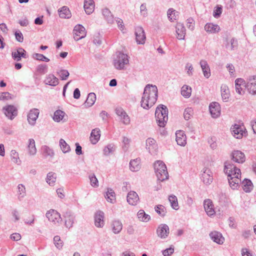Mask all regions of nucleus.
<instances>
[{"label":"nucleus","instance_id":"obj_11","mask_svg":"<svg viewBox=\"0 0 256 256\" xmlns=\"http://www.w3.org/2000/svg\"><path fill=\"white\" fill-rule=\"evenodd\" d=\"M135 35L138 44H144L146 37L144 30L142 26H138L135 28Z\"/></svg>","mask_w":256,"mask_h":256},{"label":"nucleus","instance_id":"obj_44","mask_svg":"<svg viewBox=\"0 0 256 256\" xmlns=\"http://www.w3.org/2000/svg\"><path fill=\"white\" fill-rule=\"evenodd\" d=\"M242 185L244 190L246 192H249L252 190V183L250 180L245 178L242 182Z\"/></svg>","mask_w":256,"mask_h":256},{"label":"nucleus","instance_id":"obj_29","mask_svg":"<svg viewBox=\"0 0 256 256\" xmlns=\"http://www.w3.org/2000/svg\"><path fill=\"white\" fill-rule=\"evenodd\" d=\"M202 179L206 184H210L213 180L212 172L209 170H206L202 174Z\"/></svg>","mask_w":256,"mask_h":256},{"label":"nucleus","instance_id":"obj_59","mask_svg":"<svg viewBox=\"0 0 256 256\" xmlns=\"http://www.w3.org/2000/svg\"><path fill=\"white\" fill-rule=\"evenodd\" d=\"M193 114V110L190 108H188L185 109L184 112V116L186 120H188L190 118Z\"/></svg>","mask_w":256,"mask_h":256},{"label":"nucleus","instance_id":"obj_19","mask_svg":"<svg viewBox=\"0 0 256 256\" xmlns=\"http://www.w3.org/2000/svg\"><path fill=\"white\" fill-rule=\"evenodd\" d=\"M127 202L132 206H136L139 202L140 198L137 193L134 191H130L127 194Z\"/></svg>","mask_w":256,"mask_h":256},{"label":"nucleus","instance_id":"obj_21","mask_svg":"<svg viewBox=\"0 0 256 256\" xmlns=\"http://www.w3.org/2000/svg\"><path fill=\"white\" fill-rule=\"evenodd\" d=\"M104 212L102 211H98L94 215V224L98 228H102L104 226Z\"/></svg>","mask_w":256,"mask_h":256},{"label":"nucleus","instance_id":"obj_35","mask_svg":"<svg viewBox=\"0 0 256 256\" xmlns=\"http://www.w3.org/2000/svg\"><path fill=\"white\" fill-rule=\"evenodd\" d=\"M204 30L208 32L215 34L220 30V28L218 24L208 23L204 26Z\"/></svg>","mask_w":256,"mask_h":256},{"label":"nucleus","instance_id":"obj_10","mask_svg":"<svg viewBox=\"0 0 256 256\" xmlns=\"http://www.w3.org/2000/svg\"><path fill=\"white\" fill-rule=\"evenodd\" d=\"M252 94H256V76H250L244 86Z\"/></svg>","mask_w":256,"mask_h":256},{"label":"nucleus","instance_id":"obj_48","mask_svg":"<svg viewBox=\"0 0 256 256\" xmlns=\"http://www.w3.org/2000/svg\"><path fill=\"white\" fill-rule=\"evenodd\" d=\"M168 200L172 208L176 210H178L179 208L178 198L176 196L174 195L170 196Z\"/></svg>","mask_w":256,"mask_h":256},{"label":"nucleus","instance_id":"obj_63","mask_svg":"<svg viewBox=\"0 0 256 256\" xmlns=\"http://www.w3.org/2000/svg\"><path fill=\"white\" fill-rule=\"evenodd\" d=\"M16 39L17 41L22 42L24 40V36L22 34L20 30H17L14 33Z\"/></svg>","mask_w":256,"mask_h":256},{"label":"nucleus","instance_id":"obj_62","mask_svg":"<svg viewBox=\"0 0 256 256\" xmlns=\"http://www.w3.org/2000/svg\"><path fill=\"white\" fill-rule=\"evenodd\" d=\"M140 14L144 17L148 16V9L146 8V4H142L140 6Z\"/></svg>","mask_w":256,"mask_h":256},{"label":"nucleus","instance_id":"obj_16","mask_svg":"<svg viewBox=\"0 0 256 256\" xmlns=\"http://www.w3.org/2000/svg\"><path fill=\"white\" fill-rule=\"evenodd\" d=\"M3 110L6 116L11 120H13L18 114L17 109L14 106L9 105L4 107Z\"/></svg>","mask_w":256,"mask_h":256},{"label":"nucleus","instance_id":"obj_20","mask_svg":"<svg viewBox=\"0 0 256 256\" xmlns=\"http://www.w3.org/2000/svg\"><path fill=\"white\" fill-rule=\"evenodd\" d=\"M176 140L178 145L184 146L186 144V137L182 130H178L176 132Z\"/></svg>","mask_w":256,"mask_h":256},{"label":"nucleus","instance_id":"obj_24","mask_svg":"<svg viewBox=\"0 0 256 256\" xmlns=\"http://www.w3.org/2000/svg\"><path fill=\"white\" fill-rule=\"evenodd\" d=\"M12 58L16 61L21 60L22 58H26V51L22 48H20L16 52H12Z\"/></svg>","mask_w":256,"mask_h":256},{"label":"nucleus","instance_id":"obj_32","mask_svg":"<svg viewBox=\"0 0 256 256\" xmlns=\"http://www.w3.org/2000/svg\"><path fill=\"white\" fill-rule=\"evenodd\" d=\"M211 239L214 242L218 244L223 243L224 238L222 234L218 232H212L210 234Z\"/></svg>","mask_w":256,"mask_h":256},{"label":"nucleus","instance_id":"obj_9","mask_svg":"<svg viewBox=\"0 0 256 256\" xmlns=\"http://www.w3.org/2000/svg\"><path fill=\"white\" fill-rule=\"evenodd\" d=\"M231 130L234 137L236 138H241L246 133V129L244 126L235 124L231 128Z\"/></svg>","mask_w":256,"mask_h":256},{"label":"nucleus","instance_id":"obj_55","mask_svg":"<svg viewBox=\"0 0 256 256\" xmlns=\"http://www.w3.org/2000/svg\"><path fill=\"white\" fill-rule=\"evenodd\" d=\"M48 66L46 64H40L36 67V71L41 74H44L48 72Z\"/></svg>","mask_w":256,"mask_h":256},{"label":"nucleus","instance_id":"obj_1","mask_svg":"<svg viewBox=\"0 0 256 256\" xmlns=\"http://www.w3.org/2000/svg\"><path fill=\"white\" fill-rule=\"evenodd\" d=\"M158 96V90L155 85L148 84L144 88L141 100V106L148 110L156 102Z\"/></svg>","mask_w":256,"mask_h":256},{"label":"nucleus","instance_id":"obj_31","mask_svg":"<svg viewBox=\"0 0 256 256\" xmlns=\"http://www.w3.org/2000/svg\"><path fill=\"white\" fill-rule=\"evenodd\" d=\"M246 84L245 83L244 80L242 78H236L235 80V87L236 92L240 94H244V90H243L242 86H244Z\"/></svg>","mask_w":256,"mask_h":256},{"label":"nucleus","instance_id":"obj_64","mask_svg":"<svg viewBox=\"0 0 256 256\" xmlns=\"http://www.w3.org/2000/svg\"><path fill=\"white\" fill-rule=\"evenodd\" d=\"M174 252V248H166L162 251V254L164 256H170Z\"/></svg>","mask_w":256,"mask_h":256},{"label":"nucleus","instance_id":"obj_13","mask_svg":"<svg viewBox=\"0 0 256 256\" xmlns=\"http://www.w3.org/2000/svg\"><path fill=\"white\" fill-rule=\"evenodd\" d=\"M40 111L38 108H32L30 110L27 116V120L28 124L34 126L35 125L36 120L38 117Z\"/></svg>","mask_w":256,"mask_h":256},{"label":"nucleus","instance_id":"obj_23","mask_svg":"<svg viewBox=\"0 0 256 256\" xmlns=\"http://www.w3.org/2000/svg\"><path fill=\"white\" fill-rule=\"evenodd\" d=\"M65 218V226L70 228L73 226L75 220V216L70 212H66L64 215Z\"/></svg>","mask_w":256,"mask_h":256},{"label":"nucleus","instance_id":"obj_39","mask_svg":"<svg viewBox=\"0 0 256 256\" xmlns=\"http://www.w3.org/2000/svg\"><path fill=\"white\" fill-rule=\"evenodd\" d=\"M42 155L45 158L50 156V158H52L54 155V152L53 150L47 146H42Z\"/></svg>","mask_w":256,"mask_h":256},{"label":"nucleus","instance_id":"obj_4","mask_svg":"<svg viewBox=\"0 0 256 256\" xmlns=\"http://www.w3.org/2000/svg\"><path fill=\"white\" fill-rule=\"evenodd\" d=\"M129 64L128 56L127 54L120 52L114 61V64L116 68L118 70H124L125 66Z\"/></svg>","mask_w":256,"mask_h":256},{"label":"nucleus","instance_id":"obj_42","mask_svg":"<svg viewBox=\"0 0 256 256\" xmlns=\"http://www.w3.org/2000/svg\"><path fill=\"white\" fill-rule=\"evenodd\" d=\"M56 180V173L50 172L46 176V182L50 186L54 184Z\"/></svg>","mask_w":256,"mask_h":256},{"label":"nucleus","instance_id":"obj_18","mask_svg":"<svg viewBox=\"0 0 256 256\" xmlns=\"http://www.w3.org/2000/svg\"><path fill=\"white\" fill-rule=\"evenodd\" d=\"M232 159L234 162L238 163H243L246 160L244 153L240 150H234L231 154Z\"/></svg>","mask_w":256,"mask_h":256},{"label":"nucleus","instance_id":"obj_49","mask_svg":"<svg viewBox=\"0 0 256 256\" xmlns=\"http://www.w3.org/2000/svg\"><path fill=\"white\" fill-rule=\"evenodd\" d=\"M192 88L188 85H184L182 88L181 94L185 98H190L191 96Z\"/></svg>","mask_w":256,"mask_h":256},{"label":"nucleus","instance_id":"obj_47","mask_svg":"<svg viewBox=\"0 0 256 256\" xmlns=\"http://www.w3.org/2000/svg\"><path fill=\"white\" fill-rule=\"evenodd\" d=\"M238 46V40L234 38H232L230 42L227 41V44H226V47L227 49H228L230 50H234L237 48Z\"/></svg>","mask_w":256,"mask_h":256},{"label":"nucleus","instance_id":"obj_15","mask_svg":"<svg viewBox=\"0 0 256 256\" xmlns=\"http://www.w3.org/2000/svg\"><path fill=\"white\" fill-rule=\"evenodd\" d=\"M204 206L206 214L209 216H212L216 214L214 206L212 200L210 199H206L204 202Z\"/></svg>","mask_w":256,"mask_h":256},{"label":"nucleus","instance_id":"obj_6","mask_svg":"<svg viewBox=\"0 0 256 256\" xmlns=\"http://www.w3.org/2000/svg\"><path fill=\"white\" fill-rule=\"evenodd\" d=\"M116 114L119 117L120 120L125 125H128L130 122V118L126 111L121 107L115 109Z\"/></svg>","mask_w":256,"mask_h":256},{"label":"nucleus","instance_id":"obj_51","mask_svg":"<svg viewBox=\"0 0 256 256\" xmlns=\"http://www.w3.org/2000/svg\"><path fill=\"white\" fill-rule=\"evenodd\" d=\"M65 114L64 112L60 110H57L54 113L53 119L55 122H59L62 120Z\"/></svg>","mask_w":256,"mask_h":256},{"label":"nucleus","instance_id":"obj_34","mask_svg":"<svg viewBox=\"0 0 256 256\" xmlns=\"http://www.w3.org/2000/svg\"><path fill=\"white\" fill-rule=\"evenodd\" d=\"M59 16L62 18H70L72 15L69 8L66 6H64L58 10Z\"/></svg>","mask_w":256,"mask_h":256},{"label":"nucleus","instance_id":"obj_17","mask_svg":"<svg viewBox=\"0 0 256 256\" xmlns=\"http://www.w3.org/2000/svg\"><path fill=\"white\" fill-rule=\"evenodd\" d=\"M209 110L212 118H217L220 114V106L217 102H212L209 106Z\"/></svg>","mask_w":256,"mask_h":256},{"label":"nucleus","instance_id":"obj_38","mask_svg":"<svg viewBox=\"0 0 256 256\" xmlns=\"http://www.w3.org/2000/svg\"><path fill=\"white\" fill-rule=\"evenodd\" d=\"M18 198L21 200L26 196V187L22 184H19L17 186L16 192Z\"/></svg>","mask_w":256,"mask_h":256},{"label":"nucleus","instance_id":"obj_8","mask_svg":"<svg viewBox=\"0 0 256 256\" xmlns=\"http://www.w3.org/2000/svg\"><path fill=\"white\" fill-rule=\"evenodd\" d=\"M74 38L78 41L84 38L86 34L85 28L81 24L76 25L73 30Z\"/></svg>","mask_w":256,"mask_h":256},{"label":"nucleus","instance_id":"obj_41","mask_svg":"<svg viewBox=\"0 0 256 256\" xmlns=\"http://www.w3.org/2000/svg\"><path fill=\"white\" fill-rule=\"evenodd\" d=\"M221 95L224 102H228L230 98V94L228 87L226 85L221 86Z\"/></svg>","mask_w":256,"mask_h":256},{"label":"nucleus","instance_id":"obj_25","mask_svg":"<svg viewBox=\"0 0 256 256\" xmlns=\"http://www.w3.org/2000/svg\"><path fill=\"white\" fill-rule=\"evenodd\" d=\"M130 169L133 172L138 171L141 168V160L140 158L132 160L130 162Z\"/></svg>","mask_w":256,"mask_h":256},{"label":"nucleus","instance_id":"obj_7","mask_svg":"<svg viewBox=\"0 0 256 256\" xmlns=\"http://www.w3.org/2000/svg\"><path fill=\"white\" fill-rule=\"evenodd\" d=\"M46 216L48 220L54 224H59L62 221L60 214L54 210L48 211Z\"/></svg>","mask_w":256,"mask_h":256},{"label":"nucleus","instance_id":"obj_52","mask_svg":"<svg viewBox=\"0 0 256 256\" xmlns=\"http://www.w3.org/2000/svg\"><path fill=\"white\" fill-rule=\"evenodd\" d=\"M178 12L174 9L172 8H169L167 12V15L169 20L171 22H174V20H176L178 14L176 15V14Z\"/></svg>","mask_w":256,"mask_h":256},{"label":"nucleus","instance_id":"obj_22","mask_svg":"<svg viewBox=\"0 0 256 256\" xmlns=\"http://www.w3.org/2000/svg\"><path fill=\"white\" fill-rule=\"evenodd\" d=\"M44 83L47 85L55 86L59 84V80L53 74H50L46 76Z\"/></svg>","mask_w":256,"mask_h":256},{"label":"nucleus","instance_id":"obj_60","mask_svg":"<svg viewBox=\"0 0 256 256\" xmlns=\"http://www.w3.org/2000/svg\"><path fill=\"white\" fill-rule=\"evenodd\" d=\"M114 150V146L112 144H108L106 146L104 150V154L106 156L109 155L110 153L113 152Z\"/></svg>","mask_w":256,"mask_h":256},{"label":"nucleus","instance_id":"obj_30","mask_svg":"<svg viewBox=\"0 0 256 256\" xmlns=\"http://www.w3.org/2000/svg\"><path fill=\"white\" fill-rule=\"evenodd\" d=\"M100 130L99 128H96L92 130L90 138V140L92 144H96L100 140Z\"/></svg>","mask_w":256,"mask_h":256},{"label":"nucleus","instance_id":"obj_46","mask_svg":"<svg viewBox=\"0 0 256 256\" xmlns=\"http://www.w3.org/2000/svg\"><path fill=\"white\" fill-rule=\"evenodd\" d=\"M138 217L140 221L144 222H147L150 219V216L146 214L143 210H140L138 212Z\"/></svg>","mask_w":256,"mask_h":256},{"label":"nucleus","instance_id":"obj_2","mask_svg":"<svg viewBox=\"0 0 256 256\" xmlns=\"http://www.w3.org/2000/svg\"><path fill=\"white\" fill-rule=\"evenodd\" d=\"M155 116L157 124L160 127H164L168 120V109L163 104L158 106L156 110Z\"/></svg>","mask_w":256,"mask_h":256},{"label":"nucleus","instance_id":"obj_37","mask_svg":"<svg viewBox=\"0 0 256 256\" xmlns=\"http://www.w3.org/2000/svg\"><path fill=\"white\" fill-rule=\"evenodd\" d=\"M102 15L106 20L109 24H113L114 22V18L111 12L107 8H105L102 10Z\"/></svg>","mask_w":256,"mask_h":256},{"label":"nucleus","instance_id":"obj_58","mask_svg":"<svg viewBox=\"0 0 256 256\" xmlns=\"http://www.w3.org/2000/svg\"><path fill=\"white\" fill-rule=\"evenodd\" d=\"M54 242L56 246L59 250L63 246V242L58 236H56L54 238Z\"/></svg>","mask_w":256,"mask_h":256},{"label":"nucleus","instance_id":"obj_3","mask_svg":"<svg viewBox=\"0 0 256 256\" xmlns=\"http://www.w3.org/2000/svg\"><path fill=\"white\" fill-rule=\"evenodd\" d=\"M154 169L158 180L162 182L168 178V174L166 164L160 160H158L154 164Z\"/></svg>","mask_w":256,"mask_h":256},{"label":"nucleus","instance_id":"obj_27","mask_svg":"<svg viewBox=\"0 0 256 256\" xmlns=\"http://www.w3.org/2000/svg\"><path fill=\"white\" fill-rule=\"evenodd\" d=\"M84 8L87 14H91L94 9V1L93 0H84Z\"/></svg>","mask_w":256,"mask_h":256},{"label":"nucleus","instance_id":"obj_61","mask_svg":"<svg viewBox=\"0 0 256 256\" xmlns=\"http://www.w3.org/2000/svg\"><path fill=\"white\" fill-rule=\"evenodd\" d=\"M10 157L12 161L14 163H18L19 159L18 152L14 150L10 151Z\"/></svg>","mask_w":256,"mask_h":256},{"label":"nucleus","instance_id":"obj_57","mask_svg":"<svg viewBox=\"0 0 256 256\" xmlns=\"http://www.w3.org/2000/svg\"><path fill=\"white\" fill-rule=\"evenodd\" d=\"M89 178L92 186L98 187V180L94 174H90L89 176Z\"/></svg>","mask_w":256,"mask_h":256},{"label":"nucleus","instance_id":"obj_5","mask_svg":"<svg viewBox=\"0 0 256 256\" xmlns=\"http://www.w3.org/2000/svg\"><path fill=\"white\" fill-rule=\"evenodd\" d=\"M224 172L228 174V178H233L234 176L240 177L241 176L240 169L229 162L224 163Z\"/></svg>","mask_w":256,"mask_h":256},{"label":"nucleus","instance_id":"obj_28","mask_svg":"<svg viewBox=\"0 0 256 256\" xmlns=\"http://www.w3.org/2000/svg\"><path fill=\"white\" fill-rule=\"evenodd\" d=\"M200 64L204 77L207 78H209L210 76V70L207 62L205 60H202Z\"/></svg>","mask_w":256,"mask_h":256},{"label":"nucleus","instance_id":"obj_45","mask_svg":"<svg viewBox=\"0 0 256 256\" xmlns=\"http://www.w3.org/2000/svg\"><path fill=\"white\" fill-rule=\"evenodd\" d=\"M104 197L108 202L114 204L116 202L115 193L112 189H108L104 195Z\"/></svg>","mask_w":256,"mask_h":256},{"label":"nucleus","instance_id":"obj_43","mask_svg":"<svg viewBox=\"0 0 256 256\" xmlns=\"http://www.w3.org/2000/svg\"><path fill=\"white\" fill-rule=\"evenodd\" d=\"M96 100V95L94 92L90 93L85 102V105L88 107L92 106Z\"/></svg>","mask_w":256,"mask_h":256},{"label":"nucleus","instance_id":"obj_33","mask_svg":"<svg viewBox=\"0 0 256 256\" xmlns=\"http://www.w3.org/2000/svg\"><path fill=\"white\" fill-rule=\"evenodd\" d=\"M240 178L234 176L228 178L230 186L232 190H237L240 187V184L241 182Z\"/></svg>","mask_w":256,"mask_h":256},{"label":"nucleus","instance_id":"obj_26","mask_svg":"<svg viewBox=\"0 0 256 256\" xmlns=\"http://www.w3.org/2000/svg\"><path fill=\"white\" fill-rule=\"evenodd\" d=\"M176 28L177 38L180 40H184L186 35V28L184 24L180 23H178L176 25Z\"/></svg>","mask_w":256,"mask_h":256},{"label":"nucleus","instance_id":"obj_53","mask_svg":"<svg viewBox=\"0 0 256 256\" xmlns=\"http://www.w3.org/2000/svg\"><path fill=\"white\" fill-rule=\"evenodd\" d=\"M156 212L161 216H164L166 213V208L162 205H158L154 208Z\"/></svg>","mask_w":256,"mask_h":256},{"label":"nucleus","instance_id":"obj_14","mask_svg":"<svg viewBox=\"0 0 256 256\" xmlns=\"http://www.w3.org/2000/svg\"><path fill=\"white\" fill-rule=\"evenodd\" d=\"M146 148L152 154H155L158 151V144L156 141L152 138H148L146 140Z\"/></svg>","mask_w":256,"mask_h":256},{"label":"nucleus","instance_id":"obj_12","mask_svg":"<svg viewBox=\"0 0 256 256\" xmlns=\"http://www.w3.org/2000/svg\"><path fill=\"white\" fill-rule=\"evenodd\" d=\"M170 233V228L166 224H160L157 228L156 234L158 236L161 238H166Z\"/></svg>","mask_w":256,"mask_h":256},{"label":"nucleus","instance_id":"obj_40","mask_svg":"<svg viewBox=\"0 0 256 256\" xmlns=\"http://www.w3.org/2000/svg\"><path fill=\"white\" fill-rule=\"evenodd\" d=\"M28 154L30 156L35 155L36 153V148L35 141L32 138L28 140Z\"/></svg>","mask_w":256,"mask_h":256},{"label":"nucleus","instance_id":"obj_50","mask_svg":"<svg viewBox=\"0 0 256 256\" xmlns=\"http://www.w3.org/2000/svg\"><path fill=\"white\" fill-rule=\"evenodd\" d=\"M60 146L64 153L68 152L70 150V146L62 138L60 140Z\"/></svg>","mask_w":256,"mask_h":256},{"label":"nucleus","instance_id":"obj_36","mask_svg":"<svg viewBox=\"0 0 256 256\" xmlns=\"http://www.w3.org/2000/svg\"><path fill=\"white\" fill-rule=\"evenodd\" d=\"M112 228L114 233L118 234L121 232L122 228V224L120 220H114L112 223Z\"/></svg>","mask_w":256,"mask_h":256},{"label":"nucleus","instance_id":"obj_54","mask_svg":"<svg viewBox=\"0 0 256 256\" xmlns=\"http://www.w3.org/2000/svg\"><path fill=\"white\" fill-rule=\"evenodd\" d=\"M57 74H58L62 80H66L68 78L70 73L68 70L64 69H61L57 72Z\"/></svg>","mask_w":256,"mask_h":256},{"label":"nucleus","instance_id":"obj_56","mask_svg":"<svg viewBox=\"0 0 256 256\" xmlns=\"http://www.w3.org/2000/svg\"><path fill=\"white\" fill-rule=\"evenodd\" d=\"M33 58L40 61L48 62L50 59L42 54L35 53L33 54Z\"/></svg>","mask_w":256,"mask_h":256}]
</instances>
